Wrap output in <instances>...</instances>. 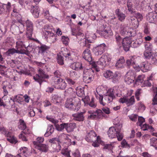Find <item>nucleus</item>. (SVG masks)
Here are the masks:
<instances>
[{
	"label": "nucleus",
	"instance_id": "24",
	"mask_svg": "<svg viewBox=\"0 0 157 157\" xmlns=\"http://www.w3.org/2000/svg\"><path fill=\"white\" fill-rule=\"evenodd\" d=\"M118 129H119L116 128L114 127H110L107 132L109 136L111 138H115L116 136Z\"/></svg>",
	"mask_w": 157,
	"mask_h": 157
},
{
	"label": "nucleus",
	"instance_id": "51",
	"mask_svg": "<svg viewBox=\"0 0 157 157\" xmlns=\"http://www.w3.org/2000/svg\"><path fill=\"white\" fill-rule=\"evenodd\" d=\"M75 93L74 89L71 87L68 88L64 91L65 94L67 95V94L71 95Z\"/></svg>",
	"mask_w": 157,
	"mask_h": 157
},
{
	"label": "nucleus",
	"instance_id": "29",
	"mask_svg": "<svg viewBox=\"0 0 157 157\" xmlns=\"http://www.w3.org/2000/svg\"><path fill=\"white\" fill-rule=\"evenodd\" d=\"M70 67L76 71L82 70L83 68H84L82 67V64L81 63L78 62H76L73 63L71 65Z\"/></svg>",
	"mask_w": 157,
	"mask_h": 157
},
{
	"label": "nucleus",
	"instance_id": "1",
	"mask_svg": "<svg viewBox=\"0 0 157 157\" xmlns=\"http://www.w3.org/2000/svg\"><path fill=\"white\" fill-rule=\"evenodd\" d=\"M53 31H55L52 27L48 25L44 26L42 29L45 37L47 39V41L51 44L54 43L56 40V36L53 32Z\"/></svg>",
	"mask_w": 157,
	"mask_h": 157
},
{
	"label": "nucleus",
	"instance_id": "37",
	"mask_svg": "<svg viewBox=\"0 0 157 157\" xmlns=\"http://www.w3.org/2000/svg\"><path fill=\"white\" fill-rule=\"evenodd\" d=\"M150 144L157 150V138L153 137L150 139Z\"/></svg>",
	"mask_w": 157,
	"mask_h": 157
},
{
	"label": "nucleus",
	"instance_id": "16",
	"mask_svg": "<svg viewBox=\"0 0 157 157\" xmlns=\"http://www.w3.org/2000/svg\"><path fill=\"white\" fill-rule=\"evenodd\" d=\"M131 42V38L130 37L125 38L123 39L122 44L125 51L129 50Z\"/></svg>",
	"mask_w": 157,
	"mask_h": 157
},
{
	"label": "nucleus",
	"instance_id": "19",
	"mask_svg": "<svg viewBox=\"0 0 157 157\" xmlns=\"http://www.w3.org/2000/svg\"><path fill=\"white\" fill-rule=\"evenodd\" d=\"M155 13L153 12H151L147 15V20L150 23H154L157 21Z\"/></svg>",
	"mask_w": 157,
	"mask_h": 157
},
{
	"label": "nucleus",
	"instance_id": "23",
	"mask_svg": "<svg viewBox=\"0 0 157 157\" xmlns=\"http://www.w3.org/2000/svg\"><path fill=\"white\" fill-rule=\"evenodd\" d=\"M31 11L34 17L37 18L39 17L40 13V10L38 6H31Z\"/></svg>",
	"mask_w": 157,
	"mask_h": 157
},
{
	"label": "nucleus",
	"instance_id": "30",
	"mask_svg": "<svg viewBox=\"0 0 157 157\" xmlns=\"http://www.w3.org/2000/svg\"><path fill=\"white\" fill-rule=\"evenodd\" d=\"M65 129L68 132H70L73 131L76 127V124L75 123H66Z\"/></svg>",
	"mask_w": 157,
	"mask_h": 157
},
{
	"label": "nucleus",
	"instance_id": "12",
	"mask_svg": "<svg viewBox=\"0 0 157 157\" xmlns=\"http://www.w3.org/2000/svg\"><path fill=\"white\" fill-rule=\"evenodd\" d=\"M106 47L104 43L101 44L94 48V52L96 56H99L102 54L105 51Z\"/></svg>",
	"mask_w": 157,
	"mask_h": 157
},
{
	"label": "nucleus",
	"instance_id": "7",
	"mask_svg": "<svg viewBox=\"0 0 157 157\" xmlns=\"http://www.w3.org/2000/svg\"><path fill=\"white\" fill-rule=\"evenodd\" d=\"M38 72L37 74L33 76V78L35 81L38 82L40 86L42 83L44 81V79L48 78L49 76L41 69H40L38 70Z\"/></svg>",
	"mask_w": 157,
	"mask_h": 157
},
{
	"label": "nucleus",
	"instance_id": "42",
	"mask_svg": "<svg viewBox=\"0 0 157 157\" xmlns=\"http://www.w3.org/2000/svg\"><path fill=\"white\" fill-rule=\"evenodd\" d=\"M128 29V27L127 26L121 25L120 28L121 34L122 35L128 34V32L127 30Z\"/></svg>",
	"mask_w": 157,
	"mask_h": 157
},
{
	"label": "nucleus",
	"instance_id": "34",
	"mask_svg": "<svg viewBox=\"0 0 157 157\" xmlns=\"http://www.w3.org/2000/svg\"><path fill=\"white\" fill-rule=\"evenodd\" d=\"M50 47L49 46H47L44 44H41L40 46H39V52L42 54L50 48Z\"/></svg>",
	"mask_w": 157,
	"mask_h": 157
},
{
	"label": "nucleus",
	"instance_id": "31",
	"mask_svg": "<svg viewBox=\"0 0 157 157\" xmlns=\"http://www.w3.org/2000/svg\"><path fill=\"white\" fill-rule=\"evenodd\" d=\"M115 13L117 15L118 19L121 21H123L126 17L125 14L120 11L119 9H117L115 11Z\"/></svg>",
	"mask_w": 157,
	"mask_h": 157
},
{
	"label": "nucleus",
	"instance_id": "50",
	"mask_svg": "<svg viewBox=\"0 0 157 157\" xmlns=\"http://www.w3.org/2000/svg\"><path fill=\"white\" fill-rule=\"evenodd\" d=\"M155 95L152 100V104L153 105H157V87L156 88L155 90L154 89Z\"/></svg>",
	"mask_w": 157,
	"mask_h": 157
},
{
	"label": "nucleus",
	"instance_id": "8",
	"mask_svg": "<svg viewBox=\"0 0 157 157\" xmlns=\"http://www.w3.org/2000/svg\"><path fill=\"white\" fill-rule=\"evenodd\" d=\"M88 112L90 114L88 116V118L90 119H99L104 117L103 113L100 109H98L95 112L89 111Z\"/></svg>",
	"mask_w": 157,
	"mask_h": 157
},
{
	"label": "nucleus",
	"instance_id": "13",
	"mask_svg": "<svg viewBox=\"0 0 157 157\" xmlns=\"http://www.w3.org/2000/svg\"><path fill=\"white\" fill-rule=\"evenodd\" d=\"M135 75L134 72L129 71L128 72L124 77V81L128 84H130L133 82L135 79Z\"/></svg>",
	"mask_w": 157,
	"mask_h": 157
},
{
	"label": "nucleus",
	"instance_id": "5",
	"mask_svg": "<svg viewBox=\"0 0 157 157\" xmlns=\"http://www.w3.org/2000/svg\"><path fill=\"white\" fill-rule=\"evenodd\" d=\"M66 108L68 109L77 112L80 108V105L76 101V99L74 98L67 99L65 104Z\"/></svg>",
	"mask_w": 157,
	"mask_h": 157
},
{
	"label": "nucleus",
	"instance_id": "6",
	"mask_svg": "<svg viewBox=\"0 0 157 157\" xmlns=\"http://www.w3.org/2000/svg\"><path fill=\"white\" fill-rule=\"evenodd\" d=\"M110 89L107 91L106 94L104 96V101H103V96L100 95L99 101L100 103L103 105H105L106 103H109L112 102L113 99L115 98V95L113 94L112 91Z\"/></svg>",
	"mask_w": 157,
	"mask_h": 157
},
{
	"label": "nucleus",
	"instance_id": "55",
	"mask_svg": "<svg viewBox=\"0 0 157 157\" xmlns=\"http://www.w3.org/2000/svg\"><path fill=\"white\" fill-rule=\"evenodd\" d=\"M61 40L63 44L66 45H68V41H69V38L68 37L63 36H62Z\"/></svg>",
	"mask_w": 157,
	"mask_h": 157
},
{
	"label": "nucleus",
	"instance_id": "63",
	"mask_svg": "<svg viewBox=\"0 0 157 157\" xmlns=\"http://www.w3.org/2000/svg\"><path fill=\"white\" fill-rule=\"evenodd\" d=\"M47 131V132H49V133H50V134H52L54 131V128L53 126L52 125H49Z\"/></svg>",
	"mask_w": 157,
	"mask_h": 157
},
{
	"label": "nucleus",
	"instance_id": "57",
	"mask_svg": "<svg viewBox=\"0 0 157 157\" xmlns=\"http://www.w3.org/2000/svg\"><path fill=\"white\" fill-rule=\"evenodd\" d=\"M122 146L128 148L130 147V145L128 144L125 139H124L121 142Z\"/></svg>",
	"mask_w": 157,
	"mask_h": 157
},
{
	"label": "nucleus",
	"instance_id": "2",
	"mask_svg": "<svg viewBox=\"0 0 157 157\" xmlns=\"http://www.w3.org/2000/svg\"><path fill=\"white\" fill-rule=\"evenodd\" d=\"M145 50L144 53V58L149 59L151 63H155L156 62L157 59L152 52V45L148 43L145 45Z\"/></svg>",
	"mask_w": 157,
	"mask_h": 157
},
{
	"label": "nucleus",
	"instance_id": "58",
	"mask_svg": "<svg viewBox=\"0 0 157 157\" xmlns=\"http://www.w3.org/2000/svg\"><path fill=\"white\" fill-rule=\"evenodd\" d=\"M46 118L47 120H49V121L52 122V123L54 124L55 125L57 124L58 122V120L55 119L52 117H47Z\"/></svg>",
	"mask_w": 157,
	"mask_h": 157
},
{
	"label": "nucleus",
	"instance_id": "41",
	"mask_svg": "<svg viewBox=\"0 0 157 157\" xmlns=\"http://www.w3.org/2000/svg\"><path fill=\"white\" fill-rule=\"evenodd\" d=\"M133 5L132 0H127V7L129 11L131 12V13H133L132 10Z\"/></svg>",
	"mask_w": 157,
	"mask_h": 157
},
{
	"label": "nucleus",
	"instance_id": "45",
	"mask_svg": "<svg viewBox=\"0 0 157 157\" xmlns=\"http://www.w3.org/2000/svg\"><path fill=\"white\" fill-rule=\"evenodd\" d=\"M76 92L77 95L79 97H82L84 94V91L83 88L79 87H77Z\"/></svg>",
	"mask_w": 157,
	"mask_h": 157
},
{
	"label": "nucleus",
	"instance_id": "38",
	"mask_svg": "<svg viewBox=\"0 0 157 157\" xmlns=\"http://www.w3.org/2000/svg\"><path fill=\"white\" fill-rule=\"evenodd\" d=\"M44 140V139L43 137H38L36 141H34L33 142V144L35 146L39 145L41 144V143H43Z\"/></svg>",
	"mask_w": 157,
	"mask_h": 157
},
{
	"label": "nucleus",
	"instance_id": "3",
	"mask_svg": "<svg viewBox=\"0 0 157 157\" xmlns=\"http://www.w3.org/2000/svg\"><path fill=\"white\" fill-rule=\"evenodd\" d=\"M94 74L93 69L84 68L82 75L83 81L86 83H90L94 79Z\"/></svg>",
	"mask_w": 157,
	"mask_h": 157
},
{
	"label": "nucleus",
	"instance_id": "28",
	"mask_svg": "<svg viewBox=\"0 0 157 157\" xmlns=\"http://www.w3.org/2000/svg\"><path fill=\"white\" fill-rule=\"evenodd\" d=\"M27 148L26 147H21L20 149L19 153L16 155V157H27Z\"/></svg>",
	"mask_w": 157,
	"mask_h": 157
},
{
	"label": "nucleus",
	"instance_id": "4",
	"mask_svg": "<svg viewBox=\"0 0 157 157\" xmlns=\"http://www.w3.org/2000/svg\"><path fill=\"white\" fill-rule=\"evenodd\" d=\"M86 140L88 142H92L93 146L96 147L99 146V144L98 141L100 140L99 136H97L95 132L93 130H91L87 132Z\"/></svg>",
	"mask_w": 157,
	"mask_h": 157
},
{
	"label": "nucleus",
	"instance_id": "15",
	"mask_svg": "<svg viewBox=\"0 0 157 157\" xmlns=\"http://www.w3.org/2000/svg\"><path fill=\"white\" fill-rule=\"evenodd\" d=\"M82 56L86 61L90 63L92 62V57L90 51L88 48L86 49L84 51Z\"/></svg>",
	"mask_w": 157,
	"mask_h": 157
},
{
	"label": "nucleus",
	"instance_id": "21",
	"mask_svg": "<svg viewBox=\"0 0 157 157\" xmlns=\"http://www.w3.org/2000/svg\"><path fill=\"white\" fill-rule=\"evenodd\" d=\"M25 23L27 30V34L32 36L33 30V24L28 20L26 21Z\"/></svg>",
	"mask_w": 157,
	"mask_h": 157
},
{
	"label": "nucleus",
	"instance_id": "56",
	"mask_svg": "<svg viewBox=\"0 0 157 157\" xmlns=\"http://www.w3.org/2000/svg\"><path fill=\"white\" fill-rule=\"evenodd\" d=\"M130 119L132 121H137L138 117V115L135 114H132L128 116Z\"/></svg>",
	"mask_w": 157,
	"mask_h": 157
},
{
	"label": "nucleus",
	"instance_id": "48",
	"mask_svg": "<svg viewBox=\"0 0 157 157\" xmlns=\"http://www.w3.org/2000/svg\"><path fill=\"white\" fill-rule=\"evenodd\" d=\"M117 132L116 134V136L117 137V140L118 141H121L123 139V134L121 132V129H118L117 131Z\"/></svg>",
	"mask_w": 157,
	"mask_h": 157
},
{
	"label": "nucleus",
	"instance_id": "22",
	"mask_svg": "<svg viewBox=\"0 0 157 157\" xmlns=\"http://www.w3.org/2000/svg\"><path fill=\"white\" fill-rule=\"evenodd\" d=\"M63 54L65 58V61H66L67 62H69L70 61H72L74 59V55L72 52L67 51V52L63 53Z\"/></svg>",
	"mask_w": 157,
	"mask_h": 157
},
{
	"label": "nucleus",
	"instance_id": "54",
	"mask_svg": "<svg viewBox=\"0 0 157 157\" xmlns=\"http://www.w3.org/2000/svg\"><path fill=\"white\" fill-rule=\"evenodd\" d=\"M54 83L56 84H58L60 81H62V79L60 78L59 77H54L52 78Z\"/></svg>",
	"mask_w": 157,
	"mask_h": 157
},
{
	"label": "nucleus",
	"instance_id": "61",
	"mask_svg": "<svg viewBox=\"0 0 157 157\" xmlns=\"http://www.w3.org/2000/svg\"><path fill=\"white\" fill-rule=\"evenodd\" d=\"M115 37L116 41L117 42L118 44H119V46L120 45L121 43H122L123 39L121 38L120 36L118 35H116Z\"/></svg>",
	"mask_w": 157,
	"mask_h": 157
},
{
	"label": "nucleus",
	"instance_id": "53",
	"mask_svg": "<svg viewBox=\"0 0 157 157\" xmlns=\"http://www.w3.org/2000/svg\"><path fill=\"white\" fill-rule=\"evenodd\" d=\"M118 88L117 87H114L113 88V89H110L112 91V93H113V94L116 95L117 96H118V93L119 92V90H118Z\"/></svg>",
	"mask_w": 157,
	"mask_h": 157
},
{
	"label": "nucleus",
	"instance_id": "25",
	"mask_svg": "<svg viewBox=\"0 0 157 157\" xmlns=\"http://www.w3.org/2000/svg\"><path fill=\"white\" fill-rule=\"evenodd\" d=\"M121 76V74L119 72H116L114 74L113 73L111 79L113 83H117L120 79Z\"/></svg>",
	"mask_w": 157,
	"mask_h": 157
},
{
	"label": "nucleus",
	"instance_id": "52",
	"mask_svg": "<svg viewBox=\"0 0 157 157\" xmlns=\"http://www.w3.org/2000/svg\"><path fill=\"white\" fill-rule=\"evenodd\" d=\"M145 121L144 119L142 117H139L138 118V122H137L136 124L137 125L141 127L142 124Z\"/></svg>",
	"mask_w": 157,
	"mask_h": 157
},
{
	"label": "nucleus",
	"instance_id": "40",
	"mask_svg": "<svg viewBox=\"0 0 157 157\" xmlns=\"http://www.w3.org/2000/svg\"><path fill=\"white\" fill-rule=\"evenodd\" d=\"M127 99L126 104L128 106H130L133 105L135 102L134 96H132L130 98H128L127 97Z\"/></svg>",
	"mask_w": 157,
	"mask_h": 157
},
{
	"label": "nucleus",
	"instance_id": "62",
	"mask_svg": "<svg viewBox=\"0 0 157 157\" xmlns=\"http://www.w3.org/2000/svg\"><path fill=\"white\" fill-rule=\"evenodd\" d=\"M142 128L144 131L148 130L149 129H151V130L153 129L151 126H149L146 124L143 125V127H142Z\"/></svg>",
	"mask_w": 157,
	"mask_h": 157
},
{
	"label": "nucleus",
	"instance_id": "20",
	"mask_svg": "<svg viewBox=\"0 0 157 157\" xmlns=\"http://www.w3.org/2000/svg\"><path fill=\"white\" fill-rule=\"evenodd\" d=\"M24 51V50H22L19 51L18 50H17V49H16L14 48H13L9 49L6 52V54L8 56H10L11 55H13L15 53L21 54H27V53L23 52V51Z\"/></svg>",
	"mask_w": 157,
	"mask_h": 157
},
{
	"label": "nucleus",
	"instance_id": "26",
	"mask_svg": "<svg viewBox=\"0 0 157 157\" xmlns=\"http://www.w3.org/2000/svg\"><path fill=\"white\" fill-rule=\"evenodd\" d=\"M13 99L12 97H10L9 98L7 97H6L5 102H6V106L9 107H11V108H13L15 107L14 102L15 101L13 100Z\"/></svg>",
	"mask_w": 157,
	"mask_h": 157
},
{
	"label": "nucleus",
	"instance_id": "59",
	"mask_svg": "<svg viewBox=\"0 0 157 157\" xmlns=\"http://www.w3.org/2000/svg\"><path fill=\"white\" fill-rule=\"evenodd\" d=\"M102 32L103 34L105 35V36H109V35H111L113 34L110 30L105 29L102 31Z\"/></svg>",
	"mask_w": 157,
	"mask_h": 157
},
{
	"label": "nucleus",
	"instance_id": "14",
	"mask_svg": "<svg viewBox=\"0 0 157 157\" xmlns=\"http://www.w3.org/2000/svg\"><path fill=\"white\" fill-rule=\"evenodd\" d=\"M25 48L26 49V47L25 44V42L21 40H18L16 43V48L19 51L20 50H24L23 52L27 53V54H26V55L29 56L30 53L29 51L27 50L23 49H22Z\"/></svg>",
	"mask_w": 157,
	"mask_h": 157
},
{
	"label": "nucleus",
	"instance_id": "46",
	"mask_svg": "<svg viewBox=\"0 0 157 157\" xmlns=\"http://www.w3.org/2000/svg\"><path fill=\"white\" fill-rule=\"evenodd\" d=\"M19 124L18 125V128L22 130H24L26 128V126L24 121L22 119L19 120Z\"/></svg>",
	"mask_w": 157,
	"mask_h": 157
},
{
	"label": "nucleus",
	"instance_id": "10",
	"mask_svg": "<svg viewBox=\"0 0 157 157\" xmlns=\"http://www.w3.org/2000/svg\"><path fill=\"white\" fill-rule=\"evenodd\" d=\"M1 132L2 134L5 135L7 137V140L11 143L16 144L17 142L15 137L13 136L11 132H7L4 127H2Z\"/></svg>",
	"mask_w": 157,
	"mask_h": 157
},
{
	"label": "nucleus",
	"instance_id": "17",
	"mask_svg": "<svg viewBox=\"0 0 157 157\" xmlns=\"http://www.w3.org/2000/svg\"><path fill=\"white\" fill-rule=\"evenodd\" d=\"M85 113V112L78 113L73 114L72 116L74 120L79 121H82L85 120V117L83 115Z\"/></svg>",
	"mask_w": 157,
	"mask_h": 157
},
{
	"label": "nucleus",
	"instance_id": "36",
	"mask_svg": "<svg viewBox=\"0 0 157 157\" xmlns=\"http://www.w3.org/2000/svg\"><path fill=\"white\" fill-rule=\"evenodd\" d=\"M64 57L63 54L61 55L59 54L57 55V62L60 65H62L64 64V61H65Z\"/></svg>",
	"mask_w": 157,
	"mask_h": 157
},
{
	"label": "nucleus",
	"instance_id": "64",
	"mask_svg": "<svg viewBox=\"0 0 157 157\" xmlns=\"http://www.w3.org/2000/svg\"><path fill=\"white\" fill-rule=\"evenodd\" d=\"M59 97L57 95L53 94L52 95L51 98V100L53 101V102H57V100Z\"/></svg>",
	"mask_w": 157,
	"mask_h": 157
},
{
	"label": "nucleus",
	"instance_id": "49",
	"mask_svg": "<svg viewBox=\"0 0 157 157\" xmlns=\"http://www.w3.org/2000/svg\"><path fill=\"white\" fill-rule=\"evenodd\" d=\"M82 33L80 32H77L76 31V30L74 29H72V34L73 35L77 37V38L79 40V38L81 37L80 36L81 35H80L79 34Z\"/></svg>",
	"mask_w": 157,
	"mask_h": 157
},
{
	"label": "nucleus",
	"instance_id": "44",
	"mask_svg": "<svg viewBox=\"0 0 157 157\" xmlns=\"http://www.w3.org/2000/svg\"><path fill=\"white\" fill-rule=\"evenodd\" d=\"M113 73L110 70H108L103 73L104 76L108 79H111Z\"/></svg>",
	"mask_w": 157,
	"mask_h": 157
},
{
	"label": "nucleus",
	"instance_id": "32",
	"mask_svg": "<svg viewBox=\"0 0 157 157\" xmlns=\"http://www.w3.org/2000/svg\"><path fill=\"white\" fill-rule=\"evenodd\" d=\"M125 60L123 57H121L116 64V67L118 68H122L124 67Z\"/></svg>",
	"mask_w": 157,
	"mask_h": 157
},
{
	"label": "nucleus",
	"instance_id": "9",
	"mask_svg": "<svg viewBox=\"0 0 157 157\" xmlns=\"http://www.w3.org/2000/svg\"><path fill=\"white\" fill-rule=\"evenodd\" d=\"M48 141L51 144V146L54 149V151L59 152L61 150V147L60 145L61 142L58 138H53L49 139Z\"/></svg>",
	"mask_w": 157,
	"mask_h": 157
},
{
	"label": "nucleus",
	"instance_id": "33",
	"mask_svg": "<svg viewBox=\"0 0 157 157\" xmlns=\"http://www.w3.org/2000/svg\"><path fill=\"white\" fill-rule=\"evenodd\" d=\"M35 148L42 152H46L48 151V147L45 144H41L36 146Z\"/></svg>",
	"mask_w": 157,
	"mask_h": 157
},
{
	"label": "nucleus",
	"instance_id": "60",
	"mask_svg": "<svg viewBox=\"0 0 157 157\" xmlns=\"http://www.w3.org/2000/svg\"><path fill=\"white\" fill-rule=\"evenodd\" d=\"M44 23L43 20H38L35 22L36 25L38 27L42 26Z\"/></svg>",
	"mask_w": 157,
	"mask_h": 157
},
{
	"label": "nucleus",
	"instance_id": "27",
	"mask_svg": "<svg viewBox=\"0 0 157 157\" xmlns=\"http://www.w3.org/2000/svg\"><path fill=\"white\" fill-rule=\"evenodd\" d=\"M131 25L133 26L135 28H137L139 25V21L135 17H131L128 19Z\"/></svg>",
	"mask_w": 157,
	"mask_h": 157
},
{
	"label": "nucleus",
	"instance_id": "18",
	"mask_svg": "<svg viewBox=\"0 0 157 157\" xmlns=\"http://www.w3.org/2000/svg\"><path fill=\"white\" fill-rule=\"evenodd\" d=\"M138 66L144 72H146L151 68L150 64L147 61L142 62Z\"/></svg>",
	"mask_w": 157,
	"mask_h": 157
},
{
	"label": "nucleus",
	"instance_id": "43",
	"mask_svg": "<svg viewBox=\"0 0 157 157\" xmlns=\"http://www.w3.org/2000/svg\"><path fill=\"white\" fill-rule=\"evenodd\" d=\"M66 123H62L59 125L58 124H56L55 126L56 129L59 131H63L64 129H65Z\"/></svg>",
	"mask_w": 157,
	"mask_h": 157
},
{
	"label": "nucleus",
	"instance_id": "11",
	"mask_svg": "<svg viewBox=\"0 0 157 157\" xmlns=\"http://www.w3.org/2000/svg\"><path fill=\"white\" fill-rule=\"evenodd\" d=\"M111 60L110 56L108 54H105L102 56L99 59L97 63L98 64L105 67L106 65L109 64V62Z\"/></svg>",
	"mask_w": 157,
	"mask_h": 157
},
{
	"label": "nucleus",
	"instance_id": "35",
	"mask_svg": "<svg viewBox=\"0 0 157 157\" xmlns=\"http://www.w3.org/2000/svg\"><path fill=\"white\" fill-rule=\"evenodd\" d=\"M130 59L127 60L126 63L128 66L134 65L136 64V61L134 57L130 56Z\"/></svg>",
	"mask_w": 157,
	"mask_h": 157
},
{
	"label": "nucleus",
	"instance_id": "39",
	"mask_svg": "<svg viewBox=\"0 0 157 157\" xmlns=\"http://www.w3.org/2000/svg\"><path fill=\"white\" fill-rule=\"evenodd\" d=\"M59 89L62 90H65L67 86V84L64 79H62V81H60L58 84Z\"/></svg>",
	"mask_w": 157,
	"mask_h": 157
},
{
	"label": "nucleus",
	"instance_id": "47",
	"mask_svg": "<svg viewBox=\"0 0 157 157\" xmlns=\"http://www.w3.org/2000/svg\"><path fill=\"white\" fill-rule=\"evenodd\" d=\"M143 78V75H139L136 80L135 83L138 85H140L141 84V83L143 82L144 81Z\"/></svg>",
	"mask_w": 157,
	"mask_h": 157
}]
</instances>
